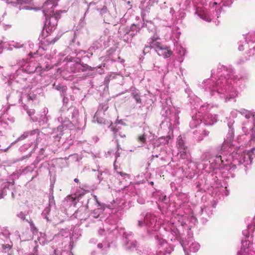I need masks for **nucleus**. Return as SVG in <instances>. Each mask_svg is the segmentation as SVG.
<instances>
[{
  "label": "nucleus",
  "mask_w": 255,
  "mask_h": 255,
  "mask_svg": "<svg viewBox=\"0 0 255 255\" xmlns=\"http://www.w3.org/2000/svg\"><path fill=\"white\" fill-rule=\"evenodd\" d=\"M247 79V76L235 75L232 67L219 65L212 71L210 78L204 80L200 86L213 99L227 102L238 96V85Z\"/></svg>",
  "instance_id": "f03ea898"
},
{
  "label": "nucleus",
  "mask_w": 255,
  "mask_h": 255,
  "mask_svg": "<svg viewBox=\"0 0 255 255\" xmlns=\"http://www.w3.org/2000/svg\"><path fill=\"white\" fill-rule=\"evenodd\" d=\"M111 76H109V75L106 76L104 80V84L108 85L110 80H111Z\"/></svg>",
  "instance_id": "37998d69"
},
{
  "label": "nucleus",
  "mask_w": 255,
  "mask_h": 255,
  "mask_svg": "<svg viewBox=\"0 0 255 255\" xmlns=\"http://www.w3.org/2000/svg\"><path fill=\"white\" fill-rule=\"evenodd\" d=\"M133 98L135 99L136 103H138V104L141 103V100L140 98V96L139 95H138L137 96H135V97H134Z\"/></svg>",
  "instance_id": "de8ad7c7"
},
{
  "label": "nucleus",
  "mask_w": 255,
  "mask_h": 255,
  "mask_svg": "<svg viewBox=\"0 0 255 255\" xmlns=\"http://www.w3.org/2000/svg\"><path fill=\"white\" fill-rule=\"evenodd\" d=\"M79 195H74V196L71 197L72 202L74 205H76V204L79 202Z\"/></svg>",
  "instance_id": "79ce46f5"
},
{
  "label": "nucleus",
  "mask_w": 255,
  "mask_h": 255,
  "mask_svg": "<svg viewBox=\"0 0 255 255\" xmlns=\"http://www.w3.org/2000/svg\"><path fill=\"white\" fill-rule=\"evenodd\" d=\"M162 110L161 115L164 118L160 125L159 132L161 134H166V136H162L157 139H154L152 141L154 147L163 146L166 147L168 145L169 141L173 137L172 130L179 123V114L180 110L172 105L170 97H167L165 98H161Z\"/></svg>",
  "instance_id": "20e7f679"
},
{
  "label": "nucleus",
  "mask_w": 255,
  "mask_h": 255,
  "mask_svg": "<svg viewBox=\"0 0 255 255\" xmlns=\"http://www.w3.org/2000/svg\"><path fill=\"white\" fill-rule=\"evenodd\" d=\"M117 75H119V74H117L116 73H113L109 75V76H111V80L115 79L117 77Z\"/></svg>",
  "instance_id": "3c124183"
},
{
  "label": "nucleus",
  "mask_w": 255,
  "mask_h": 255,
  "mask_svg": "<svg viewBox=\"0 0 255 255\" xmlns=\"http://www.w3.org/2000/svg\"><path fill=\"white\" fill-rule=\"evenodd\" d=\"M145 26L147 28L148 30L150 32H152L154 34L156 33V27L155 26L154 24L152 22L146 21L145 23Z\"/></svg>",
  "instance_id": "4c0bfd02"
},
{
  "label": "nucleus",
  "mask_w": 255,
  "mask_h": 255,
  "mask_svg": "<svg viewBox=\"0 0 255 255\" xmlns=\"http://www.w3.org/2000/svg\"><path fill=\"white\" fill-rule=\"evenodd\" d=\"M204 125L212 126L217 122L218 117L216 115L211 114L205 115L202 118Z\"/></svg>",
  "instance_id": "b1692460"
},
{
  "label": "nucleus",
  "mask_w": 255,
  "mask_h": 255,
  "mask_svg": "<svg viewBox=\"0 0 255 255\" xmlns=\"http://www.w3.org/2000/svg\"><path fill=\"white\" fill-rule=\"evenodd\" d=\"M185 92L188 95V98L190 104L194 107L195 109H197L198 107L200 106L199 109L198 110V115H201V117H203L205 115L209 114L211 108L213 106L210 104L205 103L200 105L201 100L197 96L194 95L192 90L189 88H187L185 90Z\"/></svg>",
  "instance_id": "1a4fd4ad"
},
{
  "label": "nucleus",
  "mask_w": 255,
  "mask_h": 255,
  "mask_svg": "<svg viewBox=\"0 0 255 255\" xmlns=\"http://www.w3.org/2000/svg\"><path fill=\"white\" fill-rule=\"evenodd\" d=\"M154 237L158 248L156 255H170L174 250V247L169 245L160 235L156 234Z\"/></svg>",
  "instance_id": "9b49d317"
},
{
  "label": "nucleus",
  "mask_w": 255,
  "mask_h": 255,
  "mask_svg": "<svg viewBox=\"0 0 255 255\" xmlns=\"http://www.w3.org/2000/svg\"><path fill=\"white\" fill-rule=\"evenodd\" d=\"M176 9V10L178 9L180 11L178 18H181V19L184 18L185 16V13L184 12H183L184 10H179V8H178L177 9Z\"/></svg>",
  "instance_id": "c03bdc74"
},
{
  "label": "nucleus",
  "mask_w": 255,
  "mask_h": 255,
  "mask_svg": "<svg viewBox=\"0 0 255 255\" xmlns=\"http://www.w3.org/2000/svg\"><path fill=\"white\" fill-rule=\"evenodd\" d=\"M177 154L179 156L180 158L183 159H188L190 157V153L188 148L182 150H179Z\"/></svg>",
  "instance_id": "473e14b6"
},
{
  "label": "nucleus",
  "mask_w": 255,
  "mask_h": 255,
  "mask_svg": "<svg viewBox=\"0 0 255 255\" xmlns=\"http://www.w3.org/2000/svg\"><path fill=\"white\" fill-rule=\"evenodd\" d=\"M120 220L118 214H113L110 215L105 220L103 228H100L98 231V234L102 235L103 233L107 235L106 238L111 241L116 238L119 235L123 236V242L125 248L127 250H132L136 248V241L133 239V235L131 232H126L125 229L121 228L119 229L118 225Z\"/></svg>",
  "instance_id": "39448f33"
},
{
  "label": "nucleus",
  "mask_w": 255,
  "mask_h": 255,
  "mask_svg": "<svg viewBox=\"0 0 255 255\" xmlns=\"http://www.w3.org/2000/svg\"><path fill=\"white\" fill-rule=\"evenodd\" d=\"M90 192V191L89 190H84L83 189H82L81 188V193H80V195H81V199L82 198V196L85 193V192H87V193H89Z\"/></svg>",
  "instance_id": "8fccbe9b"
},
{
  "label": "nucleus",
  "mask_w": 255,
  "mask_h": 255,
  "mask_svg": "<svg viewBox=\"0 0 255 255\" xmlns=\"http://www.w3.org/2000/svg\"><path fill=\"white\" fill-rule=\"evenodd\" d=\"M155 196H157L158 201L161 202L166 203L167 201V198L166 196L162 193H157Z\"/></svg>",
  "instance_id": "ea45409f"
},
{
  "label": "nucleus",
  "mask_w": 255,
  "mask_h": 255,
  "mask_svg": "<svg viewBox=\"0 0 255 255\" xmlns=\"http://www.w3.org/2000/svg\"><path fill=\"white\" fill-rule=\"evenodd\" d=\"M240 112L247 120V122H245L243 124V132L246 134L248 133L249 130L251 131L252 132L251 140L255 142V111L242 109Z\"/></svg>",
  "instance_id": "6e6552de"
},
{
  "label": "nucleus",
  "mask_w": 255,
  "mask_h": 255,
  "mask_svg": "<svg viewBox=\"0 0 255 255\" xmlns=\"http://www.w3.org/2000/svg\"><path fill=\"white\" fill-rule=\"evenodd\" d=\"M175 51L178 54L179 57L178 58V60L180 62H182L186 53L185 49L180 45L177 44L175 48Z\"/></svg>",
  "instance_id": "c756f323"
},
{
  "label": "nucleus",
  "mask_w": 255,
  "mask_h": 255,
  "mask_svg": "<svg viewBox=\"0 0 255 255\" xmlns=\"http://www.w3.org/2000/svg\"><path fill=\"white\" fill-rule=\"evenodd\" d=\"M215 207V204L205 206L201 208V215L203 219H206L207 217H210L213 214V209Z\"/></svg>",
  "instance_id": "a878e982"
},
{
  "label": "nucleus",
  "mask_w": 255,
  "mask_h": 255,
  "mask_svg": "<svg viewBox=\"0 0 255 255\" xmlns=\"http://www.w3.org/2000/svg\"><path fill=\"white\" fill-rule=\"evenodd\" d=\"M108 39V37L106 35L102 36L93 43L92 46L88 49V51L81 50V57L84 58L86 56L89 58L93 54L92 50L93 49H98L107 46L108 45L107 40Z\"/></svg>",
  "instance_id": "f8f14e48"
},
{
  "label": "nucleus",
  "mask_w": 255,
  "mask_h": 255,
  "mask_svg": "<svg viewBox=\"0 0 255 255\" xmlns=\"http://www.w3.org/2000/svg\"><path fill=\"white\" fill-rule=\"evenodd\" d=\"M189 197L185 193H180L177 196L175 203L178 207L173 212H168L166 218L164 220L163 226L165 231L167 238L170 241H174L180 235L179 228L183 227L187 221L195 225L197 223V218L192 215L190 217L188 214L190 209L188 205Z\"/></svg>",
  "instance_id": "7ed1b4c3"
},
{
  "label": "nucleus",
  "mask_w": 255,
  "mask_h": 255,
  "mask_svg": "<svg viewBox=\"0 0 255 255\" xmlns=\"http://www.w3.org/2000/svg\"><path fill=\"white\" fill-rule=\"evenodd\" d=\"M147 43L148 45L145 47L143 51L144 53L148 48L153 49L155 51L162 44L160 42V38L157 34H154L152 36L149 38L147 41Z\"/></svg>",
  "instance_id": "f3484780"
},
{
  "label": "nucleus",
  "mask_w": 255,
  "mask_h": 255,
  "mask_svg": "<svg viewBox=\"0 0 255 255\" xmlns=\"http://www.w3.org/2000/svg\"><path fill=\"white\" fill-rule=\"evenodd\" d=\"M234 123L233 119L228 120L229 131L220 151L216 154L209 151L204 152L201 156V163L197 165L190 163L189 169L185 173L187 178L192 179L198 173L195 169L202 170L199 175V180L196 182L197 192H204L207 190L212 196L218 197L221 192L226 190L221 182V178L226 177L222 170L235 169L237 165L242 164L245 165L251 164L253 159L252 152L246 151L233 143Z\"/></svg>",
  "instance_id": "f257e3e1"
},
{
  "label": "nucleus",
  "mask_w": 255,
  "mask_h": 255,
  "mask_svg": "<svg viewBox=\"0 0 255 255\" xmlns=\"http://www.w3.org/2000/svg\"><path fill=\"white\" fill-rule=\"evenodd\" d=\"M155 51L159 56H162L164 58H168L172 54V52L167 47L163 44Z\"/></svg>",
  "instance_id": "4be33fe9"
},
{
  "label": "nucleus",
  "mask_w": 255,
  "mask_h": 255,
  "mask_svg": "<svg viewBox=\"0 0 255 255\" xmlns=\"http://www.w3.org/2000/svg\"><path fill=\"white\" fill-rule=\"evenodd\" d=\"M129 188H130V189H132L133 188V186H129V187H128Z\"/></svg>",
  "instance_id": "338daca9"
},
{
  "label": "nucleus",
  "mask_w": 255,
  "mask_h": 255,
  "mask_svg": "<svg viewBox=\"0 0 255 255\" xmlns=\"http://www.w3.org/2000/svg\"><path fill=\"white\" fill-rule=\"evenodd\" d=\"M94 70V68H92L91 67H89L87 65H83L81 63V71H82L83 72L85 71H88V72L86 73V75H85V74H83V76H91L93 75Z\"/></svg>",
  "instance_id": "7c9ffc66"
},
{
  "label": "nucleus",
  "mask_w": 255,
  "mask_h": 255,
  "mask_svg": "<svg viewBox=\"0 0 255 255\" xmlns=\"http://www.w3.org/2000/svg\"><path fill=\"white\" fill-rule=\"evenodd\" d=\"M244 45L243 44L240 43L238 47L239 50L243 51L244 49Z\"/></svg>",
  "instance_id": "864d4df0"
},
{
  "label": "nucleus",
  "mask_w": 255,
  "mask_h": 255,
  "mask_svg": "<svg viewBox=\"0 0 255 255\" xmlns=\"http://www.w3.org/2000/svg\"><path fill=\"white\" fill-rule=\"evenodd\" d=\"M111 0H100L97 2H91L89 4L90 7L96 9L101 16H105L108 13V7L111 3Z\"/></svg>",
  "instance_id": "dca6fc26"
},
{
  "label": "nucleus",
  "mask_w": 255,
  "mask_h": 255,
  "mask_svg": "<svg viewBox=\"0 0 255 255\" xmlns=\"http://www.w3.org/2000/svg\"><path fill=\"white\" fill-rule=\"evenodd\" d=\"M161 152L159 155H155V156L156 157H160L161 160H167L169 158V154L166 150L160 148Z\"/></svg>",
  "instance_id": "f704fd0d"
},
{
  "label": "nucleus",
  "mask_w": 255,
  "mask_h": 255,
  "mask_svg": "<svg viewBox=\"0 0 255 255\" xmlns=\"http://www.w3.org/2000/svg\"><path fill=\"white\" fill-rule=\"evenodd\" d=\"M91 243L96 244L97 242V240L95 239H91L90 241Z\"/></svg>",
  "instance_id": "052dcab7"
},
{
  "label": "nucleus",
  "mask_w": 255,
  "mask_h": 255,
  "mask_svg": "<svg viewBox=\"0 0 255 255\" xmlns=\"http://www.w3.org/2000/svg\"><path fill=\"white\" fill-rule=\"evenodd\" d=\"M28 135V132H24L23 134H22L20 137H19L17 139V140H22L24 138H25Z\"/></svg>",
  "instance_id": "a18cd8bd"
},
{
  "label": "nucleus",
  "mask_w": 255,
  "mask_h": 255,
  "mask_svg": "<svg viewBox=\"0 0 255 255\" xmlns=\"http://www.w3.org/2000/svg\"><path fill=\"white\" fill-rule=\"evenodd\" d=\"M202 122L203 120L202 117H201V115H198L197 114H196L192 116V120L189 124V126L192 128H195L197 129L199 126L204 127V125H201Z\"/></svg>",
  "instance_id": "5701e85b"
},
{
  "label": "nucleus",
  "mask_w": 255,
  "mask_h": 255,
  "mask_svg": "<svg viewBox=\"0 0 255 255\" xmlns=\"http://www.w3.org/2000/svg\"><path fill=\"white\" fill-rule=\"evenodd\" d=\"M220 12V8L218 9H216V16L217 17H219V13Z\"/></svg>",
  "instance_id": "6e6d98bb"
},
{
  "label": "nucleus",
  "mask_w": 255,
  "mask_h": 255,
  "mask_svg": "<svg viewBox=\"0 0 255 255\" xmlns=\"http://www.w3.org/2000/svg\"><path fill=\"white\" fill-rule=\"evenodd\" d=\"M124 125L122 120H117L114 125L111 124L109 128L113 131L115 138H117L119 136L121 137H125L126 136L124 133L120 131L121 128L118 126L119 125Z\"/></svg>",
  "instance_id": "a211bd4d"
},
{
  "label": "nucleus",
  "mask_w": 255,
  "mask_h": 255,
  "mask_svg": "<svg viewBox=\"0 0 255 255\" xmlns=\"http://www.w3.org/2000/svg\"><path fill=\"white\" fill-rule=\"evenodd\" d=\"M74 181L76 182H78L79 181V179L78 178H75L74 179Z\"/></svg>",
  "instance_id": "0e129e2a"
},
{
  "label": "nucleus",
  "mask_w": 255,
  "mask_h": 255,
  "mask_svg": "<svg viewBox=\"0 0 255 255\" xmlns=\"http://www.w3.org/2000/svg\"><path fill=\"white\" fill-rule=\"evenodd\" d=\"M94 198H95V200L96 201V203H97L98 206H100V204L98 200L97 197L96 196H94Z\"/></svg>",
  "instance_id": "4d7b16f0"
},
{
  "label": "nucleus",
  "mask_w": 255,
  "mask_h": 255,
  "mask_svg": "<svg viewBox=\"0 0 255 255\" xmlns=\"http://www.w3.org/2000/svg\"><path fill=\"white\" fill-rule=\"evenodd\" d=\"M131 95H132L133 97H135V96H137L139 95L138 92L135 89H131Z\"/></svg>",
  "instance_id": "09e8293b"
},
{
  "label": "nucleus",
  "mask_w": 255,
  "mask_h": 255,
  "mask_svg": "<svg viewBox=\"0 0 255 255\" xmlns=\"http://www.w3.org/2000/svg\"><path fill=\"white\" fill-rule=\"evenodd\" d=\"M241 110H242V109H241L240 111H238V110H235V109L233 110L232 111H231V113H230V115H231V116L233 118H236L237 117L238 113H240V111Z\"/></svg>",
  "instance_id": "a19ab883"
},
{
  "label": "nucleus",
  "mask_w": 255,
  "mask_h": 255,
  "mask_svg": "<svg viewBox=\"0 0 255 255\" xmlns=\"http://www.w3.org/2000/svg\"><path fill=\"white\" fill-rule=\"evenodd\" d=\"M117 173L118 174L117 178L119 179L120 183H124L123 186L121 187V189L127 187V183H125V182H126L128 179H129V175L121 171H117Z\"/></svg>",
  "instance_id": "bb28decb"
},
{
  "label": "nucleus",
  "mask_w": 255,
  "mask_h": 255,
  "mask_svg": "<svg viewBox=\"0 0 255 255\" xmlns=\"http://www.w3.org/2000/svg\"><path fill=\"white\" fill-rule=\"evenodd\" d=\"M93 140H94V141L95 142H97L98 140H99V138L98 137L95 136H94L93 138Z\"/></svg>",
  "instance_id": "13d9d810"
},
{
  "label": "nucleus",
  "mask_w": 255,
  "mask_h": 255,
  "mask_svg": "<svg viewBox=\"0 0 255 255\" xmlns=\"http://www.w3.org/2000/svg\"><path fill=\"white\" fill-rule=\"evenodd\" d=\"M193 137L197 141L202 140L204 137L207 136L209 131L206 130L203 126H199L197 129L193 131Z\"/></svg>",
  "instance_id": "6ab92c4d"
},
{
  "label": "nucleus",
  "mask_w": 255,
  "mask_h": 255,
  "mask_svg": "<svg viewBox=\"0 0 255 255\" xmlns=\"http://www.w3.org/2000/svg\"><path fill=\"white\" fill-rule=\"evenodd\" d=\"M93 156L94 158H100V157L99 153H98L96 154V155H94Z\"/></svg>",
  "instance_id": "bf43d9fd"
},
{
  "label": "nucleus",
  "mask_w": 255,
  "mask_h": 255,
  "mask_svg": "<svg viewBox=\"0 0 255 255\" xmlns=\"http://www.w3.org/2000/svg\"><path fill=\"white\" fill-rule=\"evenodd\" d=\"M175 13V9L174 7H171L170 9V13L171 14L172 16L173 17V15Z\"/></svg>",
  "instance_id": "603ef678"
},
{
  "label": "nucleus",
  "mask_w": 255,
  "mask_h": 255,
  "mask_svg": "<svg viewBox=\"0 0 255 255\" xmlns=\"http://www.w3.org/2000/svg\"><path fill=\"white\" fill-rule=\"evenodd\" d=\"M151 132L148 127H145L143 128V133L138 136L137 140L140 144L139 146H142L145 142L146 138L150 136Z\"/></svg>",
  "instance_id": "393cba45"
},
{
  "label": "nucleus",
  "mask_w": 255,
  "mask_h": 255,
  "mask_svg": "<svg viewBox=\"0 0 255 255\" xmlns=\"http://www.w3.org/2000/svg\"><path fill=\"white\" fill-rule=\"evenodd\" d=\"M137 201L140 204H144L145 203V199L142 197H138Z\"/></svg>",
  "instance_id": "49530a36"
},
{
  "label": "nucleus",
  "mask_w": 255,
  "mask_h": 255,
  "mask_svg": "<svg viewBox=\"0 0 255 255\" xmlns=\"http://www.w3.org/2000/svg\"><path fill=\"white\" fill-rule=\"evenodd\" d=\"M176 146L178 150H182L187 148V146L185 145L184 140L182 139L181 135L179 136L177 138Z\"/></svg>",
  "instance_id": "2f4dec72"
},
{
  "label": "nucleus",
  "mask_w": 255,
  "mask_h": 255,
  "mask_svg": "<svg viewBox=\"0 0 255 255\" xmlns=\"http://www.w3.org/2000/svg\"><path fill=\"white\" fill-rule=\"evenodd\" d=\"M101 175H102V173H100V174H99V175H98V179H99V180H101Z\"/></svg>",
  "instance_id": "e2e57ef3"
},
{
  "label": "nucleus",
  "mask_w": 255,
  "mask_h": 255,
  "mask_svg": "<svg viewBox=\"0 0 255 255\" xmlns=\"http://www.w3.org/2000/svg\"><path fill=\"white\" fill-rule=\"evenodd\" d=\"M233 3V0H215L213 2L214 5H221L223 6H230Z\"/></svg>",
  "instance_id": "c9c22d12"
},
{
  "label": "nucleus",
  "mask_w": 255,
  "mask_h": 255,
  "mask_svg": "<svg viewBox=\"0 0 255 255\" xmlns=\"http://www.w3.org/2000/svg\"><path fill=\"white\" fill-rule=\"evenodd\" d=\"M97 247L99 249H101L103 254H105L110 248L109 243L104 242L103 243H98Z\"/></svg>",
  "instance_id": "e433bc0d"
},
{
  "label": "nucleus",
  "mask_w": 255,
  "mask_h": 255,
  "mask_svg": "<svg viewBox=\"0 0 255 255\" xmlns=\"http://www.w3.org/2000/svg\"><path fill=\"white\" fill-rule=\"evenodd\" d=\"M254 44L252 48L250 49V53L252 54L253 55L255 56V33H248L246 37L245 45L250 47V45Z\"/></svg>",
  "instance_id": "aec40b11"
},
{
  "label": "nucleus",
  "mask_w": 255,
  "mask_h": 255,
  "mask_svg": "<svg viewBox=\"0 0 255 255\" xmlns=\"http://www.w3.org/2000/svg\"><path fill=\"white\" fill-rule=\"evenodd\" d=\"M55 0H47L43 5V12L46 19H49V25L51 28L55 27L57 25L58 20L61 17V13L65 11L57 10L54 11V7Z\"/></svg>",
  "instance_id": "0eeeda50"
},
{
  "label": "nucleus",
  "mask_w": 255,
  "mask_h": 255,
  "mask_svg": "<svg viewBox=\"0 0 255 255\" xmlns=\"http://www.w3.org/2000/svg\"><path fill=\"white\" fill-rule=\"evenodd\" d=\"M204 0H199L201 3L195 6L194 14L202 20L207 22H210L213 18V16L208 9L204 5L205 4Z\"/></svg>",
  "instance_id": "4468645a"
},
{
  "label": "nucleus",
  "mask_w": 255,
  "mask_h": 255,
  "mask_svg": "<svg viewBox=\"0 0 255 255\" xmlns=\"http://www.w3.org/2000/svg\"><path fill=\"white\" fill-rule=\"evenodd\" d=\"M150 184L151 185H153V182L151 181V182H150Z\"/></svg>",
  "instance_id": "774afa93"
},
{
  "label": "nucleus",
  "mask_w": 255,
  "mask_h": 255,
  "mask_svg": "<svg viewBox=\"0 0 255 255\" xmlns=\"http://www.w3.org/2000/svg\"><path fill=\"white\" fill-rule=\"evenodd\" d=\"M107 105H103L102 109H99L95 114L94 121H97L99 124H105V119L103 118L105 115V112L107 110Z\"/></svg>",
  "instance_id": "412c9836"
},
{
  "label": "nucleus",
  "mask_w": 255,
  "mask_h": 255,
  "mask_svg": "<svg viewBox=\"0 0 255 255\" xmlns=\"http://www.w3.org/2000/svg\"><path fill=\"white\" fill-rule=\"evenodd\" d=\"M102 212V209L98 208L97 209L94 210L90 216L91 217L94 218H98V217H100Z\"/></svg>",
  "instance_id": "58836bf2"
},
{
  "label": "nucleus",
  "mask_w": 255,
  "mask_h": 255,
  "mask_svg": "<svg viewBox=\"0 0 255 255\" xmlns=\"http://www.w3.org/2000/svg\"><path fill=\"white\" fill-rule=\"evenodd\" d=\"M128 17V13H126L124 17H123V18L122 19V22L124 21L125 19H127Z\"/></svg>",
  "instance_id": "5fc2aeb1"
},
{
  "label": "nucleus",
  "mask_w": 255,
  "mask_h": 255,
  "mask_svg": "<svg viewBox=\"0 0 255 255\" xmlns=\"http://www.w3.org/2000/svg\"><path fill=\"white\" fill-rule=\"evenodd\" d=\"M183 1V0H181ZM191 0H185L184 2L183 3H181V2H179L178 3H177L176 5H174L175 8L177 9L179 8V10H186L189 7ZM193 2L197 3L199 1V0H192Z\"/></svg>",
  "instance_id": "cd10ccee"
},
{
  "label": "nucleus",
  "mask_w": 255,
  "mask_h": 255,
  "mask_svg": "<svg viewBox=\"0 0 255 255\" xmlns=\"http://www.w3.org/2000/svg\"><path fill=\"white\" fill-rule=\"evenodd\" d=\"M28 99L29 100H32V99L31 98V97H30V96L28 95Z\"/></svg>",
  "instance_id": "69168bd1"
},
{
  "label": "nucleus",
  "mask_w": 255,
  "mask_h": 255,
  "mask_svg": "<svg viewBox=\"0 0 255 255\" xmlns=\"http://www.w3.org/2000/svg\"><path fill=\"white\" fill-rule=\"evenodd\" d=\"M119 62L120 63H124V60L123 59H121L120 57H118Z\"/></svg>",
  "instance_id": "680f3d73"
},
{
  "label": "nucleus",
  "mask_w": 255,
  "mask_h": 255,
  "mask_svg": "<svg viewBox=\"0 0 255 255\" xmlns=\"http://www.w3.org/2000/svg\"><path fill=\"white\" fill-rule=\"evenodd\" d=\"M137 226L144 228L148 234H154L160 229L161 223L157 221V218L151 213H143L140 215V218L137 220Z\"/></svg>",
  "instance_id": "423d86ee"
},
{
  "label": "nucleus",
  "mask_w": 255,
  "mask_h": 255,
  "mask_svg": "<svg viewBox=\"0 0 255 255\" xmlns=\"http://www.w3.org/2000/svg\"><path fill=\"white\" fill-rule=\"evenodd\" d=\"M143 27H144V23L132 24L130 27H125L124 25L121 26L119 29L120 36L122 37L125 42L128 43Z\"/></svg>",
  "instance_id": "9d476101"
},
{
  "label": "nucleus",
  "mask_w": 255,
  "mask_h": 255,
  "mask_svg": "<svg viewBox=\"0 0 255 255\" xmlns=\"http://www.w3.org/2000/svg\"><path fill=\"white\" fill-rule=\"evenodd\" d=\"M180 244L183 249L185 255H189L188 250L190 252L196 253L200 248V245L198 243L193 242L192 237L180 240Z\"/></svg>",
  "instance_id": "ddd939ff"
},
{
  "label": "nucleus",
  "mask_w": 255,
  "mask_h": 255,
  "mask_svg": "<svg viewBox=\"0 0 255 255\" xmlns=\"http://www.w3.org/2000/svg\"><path fill=\"white\" fill-rule=\"evenodd\" d=\"M116 151L115 152L111 150L110 151H108V154H109V155H111L112 154L114 155L115 157V162H116L118 157H119L120 156V153L119 152L120 145H119V142H118V140L117 139L116 140Z\"/></svg>",
  "instance_id": "72a5a7b5"
},
{
  "label": "nucleus",
  "mask_w": 255,
  "mask_h": 255,
  "mask_svg": "<svg viewBox=\"0 0 255 255\" xmlns=\"http://www.w3.org/2000/svg\"><path fill=\"white\" fill-rule=\"evenodd\" d=\"M157 0H142L139 4V7L140 8L142 12L147 11L152 3Z\"/></svg>",
  "instance_id": "c85d7f7f"
},
{
  "label": "nucleus",
  "mask_w": 255,
  "mask_h": 255,
  "mask_svg": "<svg viewBox=\"0 0 255 255\" xmlns=\"http://www.w3.org/2000/svg\"><path fill=\"white\" fill-rule=\"evenodd\" d=\"M243 234L245 236V239L242 240V247L238 255H254V251L251 250L252 244L251 242L247 239L249 238V233L248 230L243 231Z\"/></svg>",
  "instance_id": "2eb2a0df"
}]
</instances>
